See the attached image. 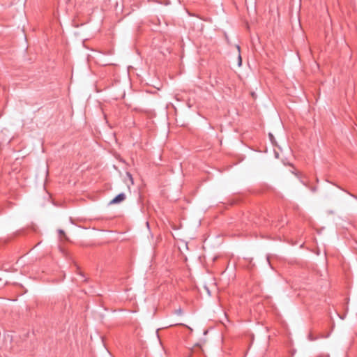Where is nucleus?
Returning <instances> with one entry per match:
<instances>
[{"label":"nucleus","mask_w":357,"mask_h":357,"mask_svg":"<svg viewBox=\"0 0 357 357\" xmlns=\"http://www.w3.org/2000/svg\"><path fill=\"white\" fill-rule=\"evenodd\" d=\"M126 199V195L124 193H120L116 196L111 202V204H119Z\"/></svg>","instance_id":"nucleus-1"},{"label":"nucleus","mask_w":357,"mask_h":357,"mask_svg":"<svg viewBox=\"0 0 357 357\" xmlns=\"http://www.w3.org/2000/svg\"><path fill=\"white\" fill-rule=\"evenodd\" d=\"M329 336V334H326V335H319V336H314L312 333H310L308 335V339L310 341H314L319 338H327Z\"/></svg>","instance_id":"nucleus-2"},{"label":"nucleus","mask_w":357,"mask_h":357,"mask_svg":"<svg viewBox=\"0 0 357 357\" xmlns=\"http://www.w3.org/2000/svg\"><path fill=\"white\" fill-rule=\"evenodd\" d=\"M175 313L178 315H181L183 314V311H182L181 308H178V310H176L175 311Z\"/></svg>","instance_id":"nucleus-3"},{"label":"nucleus","mask_w":357,"mask_h":357,"mask_svg":"<svg viewBox=\"0 0 357 357\" xmlns=\"http://www.w3.org/2000/svg\"><path fill=\"white\" fill-rule=\"evenodd\" d=\"M241 63H242L241 56L240 54H238V66H241Z\"/></svg>","instance_id":"nucleus-4"},{"label":"nucleus","mask_w":357,"mask_h":357,"mask_svg":"<svg viewBox=\"0 0 357 357\" xmlns=\"http://www.w3.org/2000/svg\"><path fill=\"white\" fill-rule=\"evenodd\" d=\"M59 234H64V231L61 229L59 230Z\"/></svg>","instance_id":"nucleus-5"},{"label":"nucleus","mask_w":357,"mask_h":357,"mask_svg":"<svg viewBox=\"0 0 357 357\" xmlns=\"http://www.w3.org/2000/svg\"><path fill=\"white\" fill-rule=\"evenodd\" d=\"M237 47L238 51V52H240V46H239V45H237V47Z\"/></svg>","instance_id":"nucleus-6"},{"label":"nucleus","mask_w":357,"mask_h":357,"mask_svg":"<svg viewBox=\"0 0 357 357\" xmlns=\"http://www.w3.org/2000/svg\"><path fill=\"white\" fill-rule=\"evenodd\" d=\"M269 136H270L271 138L273 137V135L271 134V133L269 134Z\"/></svg>","instance_id":"nucleus-7"},{"label":"nucleus","mask_w":357,"mask_h":357,"mask_svg":"<svg viewBox=\"0 0 357 357\" xmlns=\"http://www.w3.org/2000/svg\"><path fill=\"white\" fill-rule=\"evenodd\" d=\"M174 325L178 326V325H182V324H175Z\"/></svg>","instance_id":"nucleus-8"}]
</instances>
